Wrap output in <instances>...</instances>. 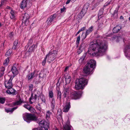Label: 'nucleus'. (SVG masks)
I'll return each instance as SVG.
<instances>
[{
  "mask_svg": "<svg viewBox=\"0 0 130 130\" xmlns=\"http://www.w3.org/2000/svg\"><path fill=\"white\" fill-rule=\"evenodd\" d=\"M56 104V103L55 101V99L54 98H53L52 99L51 102V110L53 112L54 109L55 108V106Z\"/></svg>",
  "mask_w": 130,
  "mask_h": 130,
  "instance_id": "22",
  "label": "nucleus"
},
{
  "mask_svg": "<svg viewBox=\"0 0 130 130\" xmlns=\"http://www.w3.org/2000/svg\"><path fill=\"white\" fill-rule=\"evenodd\" d=\"M4 5L1 2V3L0 4V7H1L2 5Z\"/></svg>",
  "mask_w": 130,
  "mask_h": 130,
  "instance_id": "60",
  "label": "nucleus"
},
{
  "mask_svg": "<svg viewBox=\"0 0 130 130\" xmlns=\"http://www.w3.org/2000/svg\"><path fill=\"white\" fill-rule=\"evenodd\" d=\"M23 118L24 120L28 123L32 121H36L38 120L37 117L35 114L27 113L23 114Z\"/></svg>",
  "mask_w": 130,
  "mask_h": 130,
  "instance_id": "3",
  "label": "nucleus"
},
{
  "mask_svg": "<svg viewBox=\"0 0 130 130\" xmlns=\"http://www.w3.org/2000/svg\"><path fill=\"white\" fill-rule=\"evenodd\" d=\"M69 87H67L63 91V96L64 98H66L69 94Z\"/></svg>",
  "mask_w": 130,
  "mask_h": 130,
  "instance_id": "25",
  "label": "nucleus"
},
{
  "mask_svg": "<svg viewBox=\"0 0 130 130\" xmlns=\"http://www.w3.org/2000/svg\"><path fill=\"white\" fill-rule=\"evenodd\" d=\"M71 1V0H68L67 1V2L66 3V4H69L70 2Z\"/></svg>",
  "mask_w": 130,
  "mask_h": 130,
  "instance_id": "56",
  "label": "nucleus"
},
{
  "mask_svg": "<svg viewBox=\"0 0 130 130\" xmlns=\"http://www.w3.org/2000/svg\"><path fill=\"white\" fill-rule=\"evenodd\" d=\"M121 29V28L120 26H117L113 28L112 30L113 32L114 33H117Z\"/></svg>",
  "mask_w": 130,
  "mask_h": 130,
  "instance_id": "24",
  "label": "nucleus"
},
{
  "mask_svg": "<svg viewBox=\"0 0 130 130\" xmlns=\"http://www.w3.org/2000/svg\"><path fill=\"white\" fill-rule=\"evenodd\" d=\"M35 74V71L32 73H30L27 76L28 80H30L32 79L33 77H34V75Z\"/></svg>",
  "mask_w": 130,
  "mask_h": 130,
  "instance_id": "29",
  "label": "nucleus"
},
{
  "mask_svg": "<svg viewBox=\"0 0 130 130\" xmlns=\"http://www.w3.org/2000/svg\"><path fill=\"white\" fill-rule=\"evenodd\" d=\"M70 126V121L68 120L66 123L63 126V130H71Z\"/></svg>",
  "mask_w": 130,
  "mask_h": 130,
  "instance_id": "19",
  "label": "nucleus"
},
{
  "mask_svg": "<svg viewBox=\"0 0 130 130\" xmlns=\"http://www.w3.org/2000/svg\"><path fill=\"white\" fill-rule=\"evenodd\" d=\"M93 70V69L86 64L84 67L83 71L86 74L89 75L91 73H92V71Z\"/></svg>",
  "mask_w": 130,
  "mask_h": 130,
  "instance_id": "12",
  "label": "nucleus"
},
{
  "mask_svg": "<svg viewBox=\"0 0 130 130\" xmlns=\"http://www.w3.org/2000/svg\"><path fill=\"white\" fill-rule=\"evenodd\" d=\"M5 98L0 97V103L3 104L5 103Z\"/></svg>",
  "mask_w": 130,
  "mask_h": 130,
  "instance_id": "37",
  "label": "nucleus"
},
{
  "mask_svg": "<svg viewBox=\"0 0 130 130\" xmlns=\"http://www.w3.org/2000/svg\"><path fill=\"white\" fill-rule=\"evenodd\" d=\"M41 99L42 101L44 103H45L46 100L44 96L43 95H42L41 96Z\"/></svg>",
  "mask_w": 130,
  "mask_h": 130,
  "instance_id": "40",
  "label": "nucleus"
},
{
  "mask_svg": "<svg viewBox=\"0 0 130 130\" xmlns=\"http://www.w3.org/2000/svg\"><path fill=\"white\" fill-rule=\"evenodd\" d=\"M39 124L40 128H35L32 130H47L49 127V122L47 120L46 121L42 120L40 121Z\"/></svg>",
  "mask_w": 130,
  "mask_h": 130,
  "instance_id": "4",
  "label": "nucleus"
},
{
  "mask_svg": "<svg viewBox=\"0 0 130 130\" xmlns=\"http://www.w3.org/2000/svg\"><path fill=\"white\" fill-rule=\"evenodd\" d=\"M7 1V0H2L1 3L3 5L5 4H6Z\"/></svg>",
  "mask_w": 130,
  "mask_h": 130,
  "instance_id": "52",
  "label": "nucleus"
},
{
  "mask_svg": "<svg viewBox=\"0 0 130 130\" xmlns=\"http://www.w3.org/2000/svg\"><path fill=\"white\" fill-rule=\"evenodd\" d=\"M107 46V42L104 41L98 43H93L90 46L88 52L92 56H102L105 54Z\"/></svg>",
  "mask_w": 130,
  "mask_h": 130,
  "instance_id": "1",
  "label": "nucleus"
},
{
  "mask_svg": "<svg viewBox=\"0 0 130 130\" xmlns=\"http://www.w3.org/2000/svg\"><path fill=\"white\" fill-rule=\"evenodd\" d=\"M88 83V80L84 78L77 79L75 81V88L76 89H83Z\"/></svg>",
  "mask_w": 130,
  "mask_h": 130,
  "instance_id": "2",
  "label": "nucleus"
},
{
  "mask_svg": "<svg viewBox=\"0 0 130 130\" xmlns=\"http://www.w3.org/2000/svg\"><path fill=\"white\" fill-rule=\"evenodd\" d=\"M69 66H67L66 68H65V69H64V71L65 72H67V71L68 70V69L69 68Z\"/></svg>",
  "mask_w": 130,
  "mask_h": 130,
  "instance_id": "54",
  "label": "nucleus"
},
{
  "mask_svg": "<svg viewBox=\"0 0 130 130\" xmlns=\"http://www.w3.org/2000/svg\"><path fill=\"white\" fill-rule=\"evenodd\" d=\"M84 15L82 13V12H80L79 13L78 15L76 18L78 20H79L81 19Z\"/></svg>",
  "mask_w": 130,
  "mask_h": 130,
  "instance_id": "34",
  "label": "nucleus"
},
{
  "mask_svg": "<svg viewBox=\"0 0 130 130\" xmlns=\"http://www.w3.org/2000/svg\"><path fill=\"white\" fill-rule=\"evenodd\" d=\"M52 115V113L49 110L46 111V118L47 120H48L50 118V116Z\"/></svg>",
  "mask_w": 130,
  "mask_h": 130,
  "instance_id": "32",
  "label": "nucleus"
},
{
  "mask_svg": "<svg viewBox=\"0 0 130 130\" xmlns=\"http://www.w3.org/2000/svg\"><path fill=\"white\" fill-rule=\"evenodd\" d=\"M18 108V107L17 106L13 108H9L7 109H5V111L7 113L9 112H11L12 113L16 109Z\"/></svg>",
  "mask_w": 130,
  "mask_h": 130,
  "instance_id": "28",
  "label": "nucleus"
},
{
  "mask_svg": "<svg viewBox=\"0 0 130 130\" xmlns=\"http://www.w3.org/2000/svg\"><path fill=\"white\" fill-rule=\"evenodd\" d=\"M93 27L92 26L89 28L87 30L85 34L84 33H83L81 36V38H82L83 40L85 39L86 37L87 36L93 31Z\"/></svg>",
  "mask_w": 130,
  "mask_h": 130,
  "instance_id": "10",
  "label": "nucleus"
},
{
  "mask_svg": "<svg viewBox=\"0 0 130 130\" xmlns=\"http://www.w3.org/2000/svg\"><path fill=\"white\" fill-rule=\"evenodd\" d=\"M20 43L18 42V40H15L14 43L12 47V48L14 50H15L18 48L20 47Z\"/></svg>",
  "mask_w": 130,
  "mask_h": 130,
  "instance_id": "21",
  "label": "nucleus"
},
{
  "mask_svg": "<svg viewBox=\"0 0 130 130\" xmlns=\"http://www.w3.org/2000/svg\"><path fill=\"white\" fill-rule=\"evenodd\" d=\"M66 11V8L64 7H63V8H61L60 9V11L61 13H62L63 12H65Z\"/></svg>",
  "mask_w": 130,
  "mask_h": 130,
  "instance_id": "47",
  "label": "nucleus"
},
{
  "mask_svg": "<svg viewBox=\"0 0 130 130\" xmlns=\"http://www.w3.org/2000/svg\"><path fill=\"white\" fill-rule=\"evenodd\" d=\"M124 18L122 16H121L120 17V19H123Z\"/></svg>",
  "mask_w": 130,
  "mask_h": 130,
  "instance_id": "59",
  "label": "nucleus"
},
{
  "mask_svg": "<svg viewBox=\"0 0 130 130\" xmlns=\"http://www.w3.org/2000/svg\"><path fill=\"white\" fill-rule=\"evenodd\" d=\"M53 130H59L57 128H55L54 129H53Z\"/></svg>",
  "mask_w": 130,
  "mask_h": 130,
  "instance_id": "62",
  "label": "nucleus"
},
{
  "mask_svg": "<svg viewBox=\"0 0 130 130\" xmlns=\"http://www.w3.org/2000/svg\"><path fill=\"white\" fill-rule=\"evenodd\" d=\"M37 47V45H36L35 44H33L32 46L30 47L28 50V51L29 52H32L34 50V48L35 47L36 48Z\"/></svg>",
  "mask_w": 130,
  "mask_h": 130,
  "instance_id": "27",
  "label": "nucleus"
},
{
  "mask_svg": "<svg viewBox=\"0 0 130 130\" xmlns=\"http://www.w3.org/2000/svg\"><path fill=\"white\" fill-rule=\"evenodd\" d=\"M33 94L32 93L29 98V102L31 104H32L33 102H35L37 98V95L36 94H34V96H33Z\"/></svg>",
  "mask_w": 130,
  "mask_h": 130,
  "instance_id": "14",
  "label": "nucleus"
},
{
  "mask_svg": "<svg viewBox=\"0 0 130 130\" xmlns=\"http://www.w3.org/2000/svg\"><path fill=\"white\" fill-rule=\"evenodd\" d=\"M86 55L84 54L79 60V62L80 63H82L85 60Z\"/></svg>",
  "mask_w": 130,
  "mask_h": 130,
  "instance_id": "33",
  "label": "nucleus"
},
{
  "mask_svg": "<svg viewBox=\"0 0 130 130\" xmlns=\"http://www.w3.org/2000/svg\"><path fill=\"white\" fill-rule=\"evenodd\" d=\"M57 98L59 99L60 101H61V93L59 90H57Z\"/></svg>",
  "mask_w": 130,
  "mask_h": 130,
  "instance_id": "31",
  "label": "nucleus"
},
{
  "mask_svg": "<svg viewBox=\"0 0 130 130\" xmlns=\"http://www.w3.org/2000/svg\"><path fill=\"white\" fill-rule=\"evenodd\" d=\"M71 95L72 96L73 95V94L72 93H71Z\"/></svg>",
  "mask_w": 130,
  "mask_h": 130,
  "instance_id": "64",
  "label": "nucleus"
},
{
  "mask_svg": "<svg viewBox=\"0 0 130 130\" xmlns=\"http://www.w3.org/2000/svg\"><path fill=\"white\" fill-rule=\"evenodd\" d=\"M115 38L116 39V41L117 42H119L121 40H123V41L124 42V39L123 38H122L121 36H115Z\"/></svg>",
  "mask_w": 130,
  "mask_h": 130,
  "instance_id": "30",
  "label": "nucleus"
},
{
  "mask_svg": "<svg viewBox=\"0 0 130 130\" xmlns=\"http://www.w3.org/2000/svg\"><path fill=\"white\" fill-rule=\"evenodd\" d=\"M33 41V40L32 39H30L29 40L27 44V46L28 47L30 45H31Z\"/></svg>",
  "mask_w": 130,
  "mask_h": 130,
  "instance_id": "38",
  "label": "nucleus"
},
{
  "mask_svg": "<svg viewBox=\"0 0 130 130\" xmlns=\"http://www.w3.org/2000/svg\"><path fill=\"white\" fill-rule=\"evenodd\" d=\"M12 51L11 49L9 50L6 53L5 55L6 56H9L12 53Z\"/></svg>",
  "mask_w": 130,
  "mask_h": 130,
  "instance_id": "35",
  "label": "nucleus"
},
{
  "mask_svg": "<svg viewBox=\"0 0 130 130\" xmlns=\"http://www.w3.org/2000/svg\"><path fill=\"white\" fill-rule=\"evenodd\" d=\"M82 95V92L80 91L74 92V99L76 100L79 99Z\"/></svg>",
  "mask_w": 130,
  "mask_h": 130,
  "instance_id": "15",
  "label": "nucleus"
},
{
  "mask_svg": "<svg viewBox=\"0 0 130 130\" xmlns=\"http://www.w3.org/2000/svg\"><path fill=\"white\" fill-rule=\"evenodd\" d=\"M5 70V68L3 67H2L0 69V72H3L4 73V72Z\"/></svg>",
  "mask_w": 130,
  "mask_h": 130,
  "instance_id": "48",
  "label": "nucleus"
},
{
  "mask_svg": "<svg viewBox=\"0 0 130 130\" xmlns=\"http://www.w3.org/2000/svg\"><path fill=\"white\" fill-rule=\"evenodd\" d=\"M14 76H12L10 77L9 79L8 80H6L5 79L4 83V85L6 88L7 89L11 88L13 86L12 80L14 77Z\"/></svg>",
  "mask_w": 130,
  "mask_h": 130,
  "instance_id": "6",
  "label": "nucleus"
},
{
  "mask_svg": "<svg viewBox=\"0 0 130 130\" xmlns=\"http://www.w3.org/2000/svg\"><path fill=\"white\" fill-rule=\"evenodd\" d=\"M118 12V10H115L114 11V14L115 15V14H116L117 15V13Z\"/></svg>",
  "mask_w": 130,
  "mask_h": 130,
  "instance_id": "55",
  "label": "nucleus"
},
{
  "mask_svg": "<svg viewBox=\"0 0 130 130\" xmlns=\"http://www.w3.org/2000/svg\"><path fill=\"white\" fill-rule=\"evenodd\" d=\"M85 44L84 43H82L80 45V46L79 48V49L82 51L83 50L85 46Z\"/></svg>",
  "mask_w": 130,
  "mask_h": 130,
  "instance_id": "42",
  "label": "nucleus"
},
{
  "mask_svg": "<svg viewBox=\"0 0 130 130\" xmlns=\"http://www.w3.org/2000/svg\"><path fill=\"white\" fill-rule=\"evenodd\" d=\"M124 51L126 57H130V43L126 46L124 48Z\"/></svg>",
  "mask_w": 130,
  "mask_h": 130,
  "instance_id": "7",
  "label": "nucleus"
},
{
  "mask_svg": "<svg viewBox=\"0 0 130 130\" xmlns=\"http://www.w3.org/2000/svg\"><path fill=\"white\" fill-rule=\"evenodd\" d=\"M29 17V15L27 13H25L23 16L22 22L23 23H24L25 25L27 26L28 25Z\"/></svg>",
  "mask_w": 130,
  "mask_h": 130,
  "instance_id": "9",
  "label": "nucleus"
},
{
  "mask_svg": "<svg viewBox=\"0 0 130 130\" xmlns=\"http://www.w3.org/2000/svg\"><path fill=\"white\" fill-rule=\"evenodd\" d=\"M71 79H65L66 82L67 84H69L70 82Z\"/></svg>",
  "mask_w": 130,
  "mask_h": 130,
  "instance_id": "50",
  "label": "nucleus"
},
{
  "mask_svg": "<svg viewBox=\"0 0 130 130\" xmlns=\"http://www.w3.org/2000/svg\"><path fill=\"white\" fill-rule=\"evenodd\" d=\"M80 36H79L77 38V40L76 41V44L77 46L79 43V41L80 40Z\"/></svg>",
  "mask_w": 130,
  "mask_h": 130,
  "instance_id": "43",
  "label": "nucleus"
},
{
  "mask_svg": "<svg viewBox=\"0 0 130 130\" xmlns=\"http://www.w3.org/2000/svg\"><path fill=\"white\" fill-rule=\"evenodd\" d=\"M31 5L29 0H23L21 3L20 7L21 8L23 9L26 7H29Z\"/></svg>",
  "mask_w": 130,
  "mask_h": 130,
  "instance_id": "8",
  "label": "nucleus"
},
{
  "mask_svg": "<svg viewBox=\"0 0 130 130\" xmlns=\"http://www.w3.org/2000/svg\"><path fill=\"white\" fill-rule=\"evenodd\" d=\"M53 91L51 90L49 91V96L50 98H52L53 97Z\"/></svg>",
  "mask_w": 130,
  "mask_h": 130,
  "instance_id": "41",
  "label": "nucleus"
},
{
  "mask_svg": "<svg viewBox=\"0 0 130 130\" xmlns=\"http://www.w3.org/2000/svg\"><path fill=\"white\" fill-rule=\"evenodd\" d=\"M9 62V59L8 58H7L4 62L3 64L5 66H7Z\"/></svg>",
  "mask_w": 130,
  "mask_h": 130,
  "instance_id": "36",
  "label": "nucleus"
},
{
  "mask_svg": "<svg viewBox=\"0 0 130 130\" xmlns=\"http://www.w3.org/2000/svg\"><path fill=\"white\" fill-rule=\"evenodd\" d=\"M29 90L30 91H32L33 89V85L32 84H30L29 86Z\"/></svg>",
  "mask_w": 130,
  "mask_h": 130,
  "instance_id": "46",
  "label": "nucleus"
},
{
  "mask_svg": "<svg viewBox=\"0 0 130 130\" xmlns=\"http://www.w3.org/2000/svg\"><path fill=\"white\" fill-rule=\"evenodd\" d=\"M89 4L88 3H86L84 6L81 12H82L84 15L87 12L88 9L89 7Z\"/></svg>",
  "mask_w": 130,
  "mask_h": 130,
  "instance_id": "20",
  "label": "nucleus"
},
{
  "mask_svg": "<svg viewBox=\"0 0 130 130\" xmlns=\"http://www.w3.org/2000/svg\"><path fill=\"white\" fill-rule=\"evenodd\" d=\"M11 70L14 75V76H15L18 74L17 69L15 66H13L12 67Z\"/></svg>",
  "mask_w": 130,
  "mask_h": 130,
  "instance_id": "23",
  "label": "nucleus"
},
{
  "mask_svg": "<svg viewBox=\"0 0 130 130\" xmlns=\"http://www.w3.org/2000/svg\"><path fill=\"white\" fill-rule=\"evenodd\" d=\"M23 106L29 110L30 108H31V106L28 105H25Z\"/></svg>",
  "mask_w": 130,
  "mask_h": 130,
  "instance_id": "44",
  "label": "nucleus"
},
{
  "mask_svg": "<svg viewBox=\"0 0 130 130\" xmlns=\"http://www.w3.org/2000/svg\"><path fill=\"white\" fill-rule=\"evenodd\" d=\"M70 107V104L69 102L68 101L66 103V105L63 108V111L64 112H67Z\"/></svg>",
  "mask_w": 130,
  "mask_h": 130,
  "instance_id": "18",
  "label": "nucleus"
},
{
  "mask_svg": "<svg viewBox=\"0 0 130 130\" xmlns=\"http://www.w3.org/2000/svg\"><path fill=\"white\" fill-rule=\"evenodd\" d=\"M129 20L130 21V17L129 18Z\"/></svg>",
  "mask_w": 130,
  "mask_h": 130,
  "instance_id": "63",
  "label": "nucleus"
},
{
  "mask_svg": "<svg viewBox=\"0 0 130 130\" xmlns=\"http://www.w3.org/2000/svg\"><path fill=\"white\" fill-rule=\"evenodd\" d=\"M10 8L11 7L9 6H8L7 7V8L8 9H10Z\"/></svg>",
  "mask_w": 130,
  "mask_h": 130,
  "instance_id": "61",
  "label": "nucleus"
},
{
  "mask_svg": "<svg viewBox=\"0 0 130 130\" xmlns=\"http://www.w3.org/2000/svg\"><path fill=\"white\" fill-rule=\"evenodd\" d=\"M86 65L93 69L94 67L96 65V62L93 60H91L88 62Z\"/></svg>",
  "mask_w": 130,
  "mask_h": 130,
  "instance_id": "16",
  "label": "nucleus"
},
{
  "mask_svg": "<svg viewBox=\"0 0 130 130\" xmlns=\"http://www.w3.org/2000/svg\"><path fill=\"white\" fill-rule=\"evenodd\" d=\"M57 52L56 51L49 52L46 55V58H47V61L50 63L54 61L57 56Z\"/></svg>",
  "mask_w": 130,
  "mask_h": 130,
  "instance_id": "5",
  "label": "nucleus"
},
{
  "mask_svg": "<svg viewBox=\"0 0 130 130\" xmlns=\"http://www.w3.org/2000/svg\"><path fill=\"white\" fill-rule=\"evenodd\" d=\"M29 110V111L32 113H34L36 111L35 109L33 107L31 106V108H30Z\"/></svg>",
  "mask_w": 130,
  "mask_h": 130,
  "instance_id": "39",
  "label": "nucleus"
},
{
  "mask_svg": "<svg viewBox=\"0 0 130 130\" xmlns=\"http://www.w3.org/2000/svg\"><path fill=\"white\" fill-rule=\"evenodd\" d=\"M56 15L54 14L51 15L47 20V22L48 25H50L52 24V23L54 22L56 20Z\"/></svg>",
  "mask_w": 130,
  "mask_h": 130,
  "instance_id": "11",
  "label": "nucleus"
},
{
  "mask_svg": "<svg viewBox=\"0 0 130 130\" xmlns=\"http://www.w3.org/2000/svg\"><path fill=\"white\" fill-rule=\"evenodd\" d=\"M7 89L6 91V92L9 94H12L13 95H15L17 94V91L12 88Z\"/></svg>",
  "mask_w": 130,
  "mask_h": 130,
  "instance_id": "17",
  "label": "nucleus"
},
{
  "mask_svg": "<svg viewBox=\"0 0 130 130\" xmlns=\"http://www.w3.org/2000/svg\"><path fill=\"white\" fill-rule=\"evenodd\" d=\"M22 103H24V102H23L22 99L19 97L18 99V100L12 103L11 106H10L13 107L14 106L20 105Z\"/></svg>",
  "mask_w": 130,
  "mask_h": 130,
  "instance_id": "13",
  "label": "nucleus"
},
{
  "mask_svg": "<svg viewBox=\"0 0 130 130\" xmlns=\"http://www.w3.org/2000/svg\"><path fill=\"white\" fill-rule=\"evenodd\" d=\"M80 32V30H79L78 31V32H77L76 35V36L78 34H79Z\"/></svg>",
  "mask_w": 130,
  "mask_h": 130,
  "instance_id": "58",
  "label": "nucleus"
},
{
  "mask_svg": "<svg viewBox=\"0 0 130 130\" xmlns=\"http://www.w3.org/2000/svg\"><path fill=\"white\" fill-rule=\"evenodd\" d=\"M101 12L100 11H99V13H98L99 15H101V14H103V13L102 12H101L102 13H100Z\"/></svg>",
  "mask_w": 130,
  "mask_h": 130,
  "instance_id": "57",
  "label": "nucleus"
},
{
  "mask_svg": "<svg viewBox=\"0 0 130 130\" xmlns=\"http://www.w3.org/2000/svg\"><path fill=\"white\" fill-rule=\"evenodd\" d=\"M13 32H11L9 34V36L10 38L11 39L12 38V37H13Z\"/></svg>",
  "mask_w": 130,
  "mask_h": 130,
  "instance_id": "51",
  "label": "nucleus"
},
{
  "mask_svg": "<svg viewBox=\"0 0 130 130\" xmlns=\"http://www.w3.org/2000/svg\"><path fill=\"white\" fill-rule=\"evenodd\" d=\"M47 59V58H46V57L42 61V65L43 66H44L45 63H46V59Z\"/></svg>",
  "mask_w": 130,
  "mask_h": 130,
  "instance_id": "49",
  "label": "nucleus"
},
{
  "mask_svg": "<svg viewBox=\"0 0 130 130\" xmlns=\"http://www.w3.org/2000/svg\"><path fill=\"white\" fill-rule=\"evenodd\" d=\"M64 78L65 79H71V77L67 75V74H65L64 75Z\"/></svg>",
  "mask_w": 130,
  "mask_h": 130,
  "instance_id": "45",
  "label": "nucleus"
},
{
  "mask_svg": "<svg viewBox=\"0 0 130 130\" xmlns=\"http://www.w3.org/2000/svg\"><path fill=\"white\" fill-rule=\"evenodd\" d=\"M86 28V27H84L80 29L79 30H80V31H81L84 30Z\"/></svg>",
  "mask_w": 130,
  "mask_h": 130,
  "instance_id": "53",
  "label": "nucleus"
},
{
  "mask_svg": "<svg viewBox=\"0 0 130 130\" xmlns=\"http://www.w3.org/2000/svg\"><path fill=\"white\" fill-rule=\"evenodd\" d=\"M10 18L11 19L14 20L15 17V14L13 10H11L10 12Z\"/></svg>",
  "mask_w": 130,
  "mask_h": 130,
  "instance_id": "26",
  "label": "nucleus"
}]
</instances>
